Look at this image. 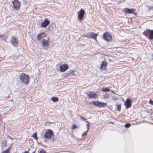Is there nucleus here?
Segmentation results:
<instances>
[{
    "label": "nucleus",
    "mask_w": 153,
    "mask_h": 153,
    "mask_svg": "<svg viewBox=\"0 0 153 153\" xmlns=\"http://www.w3.org/2000/svg\"><path fill=\"white\" fill-rule=\"evenodd\" d=\"M19 79L21 82L25 84H28L30 79V76L24 73H22L19 76Z\"/></svg>",
    "instance_id": "obj_1"
},
{
    "label": "nucleus",
    "mask_w": 153,
    "mask_h": 153,
    "mask_svg": "<svg viewBox=\"0 0 153 153\" xmlns=\"http://www.w3.org/2000/svg\"><path fill=\"white\" fill-rule=\"evenodd\" d=\"M54 135V133L52 130L51 129H47L43 137L45 139H50Z\"/></svg>",
    "instance_id": "obj_2"
},
{
    "label": "nucleus",
    "mask_w": 153,
    "mask_h": 153,
    "mask_svg": "<svg viewBox=\"0 0 153 153\" xmlns=\"http://www.w3.org/2000/svg\"><path fill=\"white\" fill-rule=\"evenodd\" d=\"M143 35L150 39H153V30L147 29L143 33Z\"/></svg>",
    "instance_id": "obj_3"
},
{
    "label": "nucleus",
    "mask_w": 153,
    "mask_h": 153,
    "mask_svg": "<svg viewBox=\"0 0 153 153\" xmlns=\"http://www.w3.org/2000/svg\"><path fill=\"white\" fill-rule=\"evenodd\" d=\"M13 8L14 10H18L20 8L21 5V3L18 0H13L12 2Z\"/></svg>",
    "instance_id": "obj_4"
},
{
    "label": "nucleus",
    "mask_w": 153,
    "mask_h": 153,
    "mask_svg": "<svg viewBox=\"0 0 153 153\" xmlns=\"http://www.w3.org/2000/svg\"><path fill=\"white\" fill-rule=\"evenodd\" d=\"M98 33H95L92 32H90V33H86L84 36L89 38H91L92 39H94L96 41L97 37L98 36Z\"/></svg>",
    "instance_id": "obj_5"
},
{
    "label": "nucleus",
    "mask_w": 153,
    "mask_h": 153,
    "mask_svg": "<svg viewBox=\"0 0 153 153\" xmlns=\"http://www.w3.org/2000/svg\"><path fill=\"white\" fill-rule=\"evenodd\" d=\"M136 9L134 8L129 9L127 8H126L123 10V11L125 13H132L135 15H137V13H135L136 11Z\"/></svg>",
    "instance_id": "obj_6"
},
{
    "label": "nucleus",
    "mask_w": 153,
    "mask_h": 153,
    "mask_svg": "<svg viewBox=\"0 0 153 153\" xmlns=\"http://www.w3.org/2000/svg\"><path fill=\"white\" fill-rule=\"evenodd\" d=\"M92 103L94 105L100 107L106 106L107 105V103L100 102L99 101H92Z\"/></svg>",
    "instance_id": "obj_7"
},
{
    "label": "nucleus",
    "mask_w": 153,
    "mask_h": 153,
    "mask_svg": "<svg viewBox=\"0 0 153 153\" xmlns=\"http://www.w3.org/2000/svg\"><path fill=\"white\" fill-rule=\"evenodd\" d=\"M103 37L104 39L107 42H109L112 39V36L111 34L108 32H105L103 34Z\"/></svg>",
    "instance_id": "obj_8"
},
{
    "label": "nucleus",
    "mask_w": 153,
    "mask_h": 153,
    "mask_svg": "<svg viewBox=\"0 0 153 153\" xmlns=\"http://www.w3.org/2000/svg\"><path fill=\"white\" fill-rule=\"evenodd\" d=\"M85 11L82 9H81L80 11L78 12V18L79 19L80 22H81L82 21V19L85 15Z\"/></svg>",
    "instance_id": "obj_9"
},
{
    "label": "nucleus",
    "mask_w": 153,
    "mask_h": 153,
    "mask_svg": "<svg viewBox=\"0 0 153 153\" xmlns=\"http://www.w3.org/2000/svg\"><path fill=\"white\" fill-rule=\"evenodd\" d=\"M10 42L14 47L18 46V40L17 38L14 36H12L10 40Z\"/></svg>",
    "instance_id": "obj_10"
},
{
    "label": "nucleus",
    "mask_w": 153,
    "mask_h": 153,
    "mask_svg": "<svg viewBox=\"0 0 153 153\" xmlns=\"http://www.w3.org/2000/svg\"><path fill=\"white\" fill-rule=\"evenodd\" d=\"M60 71L61 72H65L69 68V66L67 64H64L61 65L59 67Z\"/></svg>",
    "instance_id": "obj_11"
},
{
    "label": "nucleus",
    "mask_w": 153,
    "mask_h": 153,
    "mask_svg": "<svg viewBox=\"0 0 153 153\" xmlns=\"http://www.w3.org/2000/svg\"><path fill=\"white\" fill-rule=\"evenodd\" d=\"M108 65V63L105 60L102 61L100 65V69L102 70L106 71L107 69Z\"/></svg>",
    "instance_id": "obj_12"
},
{
    "label": "nucleus",
    "mask_w": 153,
    "mask_h": 153,
    "mask_svg": "<svg viewBox=\"0 0 153 153\" xmlns=\"http://www.w3.org/2000/svg\"><path fill=\"white\" fill-rule=\"evenodd\" d=\"M49 39H43L42 41V44L43 47H48L50 45Z\"/></svg>",
    "instance_id": "obj_13"
},
{
    "label": "nucleus",
    "mask_w": 153,
    "mask_h": 153,
    "mask_svg": "<svg viewBox=\"0 0 153 153\" xmlns=\"http://www.w3.org/2000/svg\"><path fill=\"white\" fill-rule=\"evenodd\" d=\"M124 104L126 108H130L131 106L130 99H127L126 101L124 103Z\"/></svg>",
    "instance_id": "obj_14"
},
{
    "label": "nucleus",
    "mask_w": 153,
    "mask_h": 153,
    "mask_svg": "<svg viewBox=\"0 0 153 153\" xmlns=\"http://www.w3.org/2000/svg\"><path fill=\"white\" fill-rule=\"evenodd\" d=\"M50 23V21L47 19H45L44 21L41 24V26L42 27H45Z\"/></svg>",
    "instance_id": "obj_15"
},
{
    "label": "nucleus",
    "mask_w": 153,
    "mask_h": 153,
    "mask_svg": "<svg viewBox=\"0 0 153 153\" xmlns=\"http://www.w3.org/2000/svg\"><path fill=\"white\" fill-rule=\"evenodd\" d=\"M74 72L75 71L74 70H71L70 71L69 74H67V76H69L70 75L72 76L75 75Z\"/></svg>",
    "instance_id": "obj_16"
},
{
    "label": "nucleus",
    "mask_w": 153,
    "mask_h": 153,
    "mask_svg": "<svg viewBox=\"0 0 153 153\" xmlns=\"http://www.w3.org/2000/svg\"><path fill=\"white\" fill-rule=\"evenodd\" d=\"M44 34V33H39L37 36V39L38 40H40L41 38H42V34Z\"/></svg>",
    "instance_id": "obj_17"
},
{
    "label": "nucleus",
    "mask_w": 153,
    "mask_h": 153,
    "mask_svg": "<svg viewBox=\"0 0 153 153\" xmlns=\"http://www.w3.org/2000/svg\"><path fill=\"white\" fill-rule=\"evenodd\" d=\"M51 99L54 102H56L59 100V98L55 97H52L51 98Z\"/></svg>",
    "instance_id": "obj_18"
},
{
    "label": "nucleus",
    "mask_w": 153,
    "mask_h": 153,
    "mask_svg": "<svg viewBox=\"0 0 153 153\" xmlns=\"http://www.w3.org/2000/svg\"><path fill=\"white\" fill-rule=\"evenodd\" d=\"M110 91L109 88H102V91L103 92H108Z\"/></svg>",
    "instance_id": "obj_19"
},
{
    "label": "nucleus",
    "mask_w": 153,
    "mask_h": 153,
    "mask_svg": "<svg viewBox=\"0 0 153 153\" xmlns=\"http://www.w3.org/2000/svg\"><path fill=\"white\" fill-rule=\"evenodd\" d=\"M31 137H33L36 140L38 139L36 133H34L32 135Z\"/></svg>",
    "instance_id": "obj_20"
},
{
    "label": "nucleus",
    "mask_w": 153,
    "mask_h": 153,
    "mask_svg": "<svg viewBox=\"0 0 153 153\" xmlns=\"http://www.w3.org/2000/svg\"><path fill=\"white\" fill-rule=\"evenodd\" d=\"M117 110L120 111L121 109V105L120 104H117Z\"/></svg>",
    "instance_id": "obj_21"
},
{
    "label": "nucleus",
    "mask_w": 153,
    "mask_h": 153,
    "mask_svg": "<svg viewBox=\"0 0 153 153\" xmlns=\"http://www.w3.org/2000/svg\"><path fill=\"white\" fill-rule=\"evenodd\" d=\"M77 128V126L75 124H73L71 126V129L72 130H73Z\"/></svg>",
    "instance_id": "obj_22"
},
{
    "label": "nucleus",
    "mask_w": 153,
    "mask_h": 153,
    "mask_svg": "<svg viewBox=\"0 0 153 153\" xmlns=\"http://www.w3.org/2000/svg\"><path fill=\"white\" fill-rule=\"evenodd\" d=\"M88 131V130H87L86 131H85V132H84L82 134V137H84L85 136H86V135L87 134V133Z\"/></svg>",
    "instance_id": "obj_23"
},
{
    "label": "nucleus",
    "mask_w": 153,
    "mask_h": 153,
    "mask_svg": "<svg viewBox=\"0 0 153 153\" xmlns=\"http://www.w3.org/2000/svg\"><path fill=\"white\" fill-rule=\"evenodd\" d=\"M86 122L87 123V124H86V126L88 128L87 130H88L89 128L90 124L89 122L88 121H86Z\"/></svg>",
    "instance_id": "obj_24"
},
{
    "label": "nucleus",
    "mask_w": 153,
    "mask_h": 153,
    "mask_svg": "<svg viewBox=\"0 0 153 153\" xmlns=\"http://www.w3.org/2000/svg\"><path fill=\"white\" fill-rule=\"evenodd\" d=\"M131 125L129 123H127L125 125V127L126 128H128L129 127L131 126Z\"/></svg>",
    "instance_id": "obj_25"
},
{
    "label": "nucleus",
    "mask_w": 153,
    "mask_h": 153,
    "mask_svg": "<svg viewBox=\"0 0 153 153\" xmlns=\"http://www.w3.org/2000/svg\"><path fill=\"white\" fill-rule=\"evenodd\" d=\"M80 118L82 119L83 120L86 122V121H87L86 120V119L84 117H82L81 116H80Z\"/></svg>",
    "instance_id": "obj_26"
},
{
    "label": "nucleus",
    "mask_w": 153,
    "mask_h": 153,
    "mask_svg": "<svg viewBox=\"0 0 153 153\" xmlns=\"http://www.w3.org/2000/svg\"><path fill=\"white\" fill-rule=\"evenodd\" d=\"M39 153H46V152L44 151L43 149H41L40 150Z\"/></svg>",
    "instance_id": "obj_27"
},
{
    "label": "nucleus",
    "mask_w": 153,
    "mask_h": 153,
    "mask_svg": "<svg viewBox=\"0 0 153 153\" xmlns=\"http://www.w3.org/2000/svg\"><path fill=\"white\" fill-rule=\"evenodd\" d=\"M149 103L150 104L153 105V101L152 100H150L149 102Z\"/></svg>",
    "instance_id": "obj_28"
},
{
    "label": "nucleus",
    "mask_w": 153,
    "mask_h": 153,
    "mask_svg": "<svg viewBox=\"0 0 153 153\" xmlns=\"http://www.w3.org/2000/svg\"><path fill=\"white\" fill-rule=\"evenodd\" d=\"M2 143L3 144H4V146H6L7 144L6 141V140H5L4 141L2 142Z\"/></svg>",
    "instance_id": "obj_29"
},
{
    "label": "nucleus",
    "mask_w": 153,
    "mask_h": 153,
    "mask_svg": "<svg viewBox=\"0 0 153 153\" xmlns=\"http://www.w3.org/2000/svg\"><path fill=\"white\" fill-rule=\"evenodd\" d=\"M8 137L10 139L12 140H13V138L11 137L10 136H8Z\"/></svg>",
    "instance_id": "obj_30"
},
{
    "label": "nucleus",
    "mask_w": 153,
    "mask_h": 153,
    "mask_svg": "<svg viewBox=\"0 0 153 153\" xmlns=\"http://www.w3.org/2000/svg\"><path fill=\"white\" fill-rule=\"evenodd\" d=\"M89 98H94L95 96H88Z\"/></svg>",
    "instance_id": "obj_31"
},
{
    "label": "nucleus",
    "mask_w": 153,
    "mask_h": 153,
    "mask_svg": "<svg viewBox=\"0 0 153 153\" xmlns=\"http://www.w3.org/2000/svg\"><path fill=\"white\" fill-rule=\"evenodd\" d=\"M23 153H29V152L28 151H26L25 152H23Z\"/></svg>",
    "instance_id": "obj_32"
},
{
    "label": "nucleus",
    "mask_w": 153,
    "mask_h": 153,
    "mask_svg": "<svg viewBox=\"0 0 153 153\" xmlns=\"http://www.w3.org/2000/svg\"><path fill=\"white\" fill-rule=\"evenodd\" d=\"M3 36H4L3 35H0V37L3 38Z\"/></svg>",
    "instance_id": "obj_33"
},
{
    "label": "nucleus",
    "mask_w": 153,
    "mask_h": 153,
    "mask_svg": "<svg viewBox=\"0 0 153 153\" xmlns=\"http://www.w3.org/2000/svg\"><path fill=\"white\" fill-rule=\"evenodd\" d=\"M32 153H35V152H32Z\"/></svg>",
    "instance_id": "obj_34"
}]
</instances>
